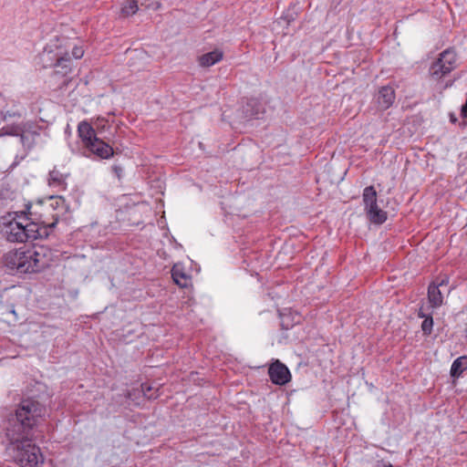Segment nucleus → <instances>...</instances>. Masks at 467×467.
I'll return each instance as SVG.
<instances>
[{
	"mask_svg": "<svg viewBox=\"0 0 467 467\" xmlns=\"http://www.w3.org/2000/svg\"><path fill=\"white\" fill-rule=\"evenodd\" d=\"M84 54L82 45H72L64 38H55L45 47L42 61L45 67L53 68L55 76L64 78L72 72V58L80 59Z\"/></svg>",
	"mask_w": 467,
	"mask_h": 467,
	"instance_id": "obj_1",
	"label": "nucleus"
},
{
	"mask_svg": "<svg viewBox=\"0 0 467 467\" xmlns=\"http://www.w3.org/2000/svg\"><path fill=\"white\" fill-rule=\"evenodd\" d=\"M51 253L45 246L14 249L4 255L5 265L19 274L38 273L50 265Z\"/></svg>",
	"mask_w": 467,
	"mask_h": 467,
	"instance_id": "obj_2",
	"label": "nucleus"
},
{
	"mask_svg": "<svg viewBox=\"0 0 467 467\" xmlns=\"http://www.w3.org/2000/svg\"><path fill=\"white\" fill-rule=\"evenodd\" d=\"M25 210L32 223L40 227L43 234H47L46 229L55 227L60 217L67 213L68 206L63 197L51 195L27 203Z\"/></svg>",
	"mask_w": 467,
	"mask_h": 467,
	"instance_id": "obj_3",
	"label": "nucleus"
},
{
	"mask_svg": "<svg viewBox=\"0 0 467 467\" xmlns=\"http://www.w3.org/2000/svg\"><path fill=\"white\" fill-rule=\"evenodd\" d=\"M1 234L11 243H26L43 236L40 227L32 223L26 210L8 213L1 219Z\"/></svg>",
	"mask_w": 467,
	"mask_h": 467,
	"instance_id": "obj_4",
	"label": "nucleus"
},
{
	"mask_svg": "<svg viewBox=\"0 0 467 467\" xmlns=\"http://www.w3.org/2000/svg\"><path fill=\"white\" fill-rule=\"evenodd\" d=\"M7 436L14 445V459L21 467H41L44 462L40 448L33 443V435L9 431Z\"/></svg>",
	"mask_w": 467,
	"mask_h": 467,
	"instance_id": "obj_5",
	"label": "nucleus"
},
{
	"mask_svg": "<svg viewBox=\"0 0 467 467\" xmlns=\"http://www.w3.org/2000/svg\"><path fill=\"white\" fill-rule=\"evenodd\" d=\"M45 412V407L38 401L32 399L24 400L16 411L18 421L16 433L32 434L33 428L38 424Z\"/></svg>",
	"mask_w": 467,
	"mask_h": 467,
	"instance_id": "obj_6",
	"label": "nucleus"
},
{
	"mask_svg": "<svg viewBox=\"0 0 467 467\" xmlns=\"http://www.w3.org/2000/svg\"><path fill=\"white\" fill-rule=\"evenodd\" d=\"M78 134L84 148L90 153L100 159H109L114 155L113 148L97 137L95 130L88 122L78 123Z\"/></svg>",
	"mask_w": 467,
	"mask_h": 467,
	"instance_id": "obj_7",
	"label": "nucleus"
},
{
	"mask_svg": "<svg viewBox=\"0 0 467 467\" xmlns=\"http://www.w3.org/2000/svg\"><path fill=\"white\" fill-rule=\"evenodd\" d=\"M457 67V55L451 49L441 52L430 67V75L435 80H440Z\"/></svg>",
	"mask_w": 467,
	"mask_h": 467,
	"instance_id": "obj_8",
	"label": "nucleus"
},
{
	"mask_svg": "<svg viewBox=\"0 0 467 467\" xmlns=\"http://www.w3.org/2000/svg\"><path fill=\"white\" fill-rule=\"evenodd\" d=\"M449 284V279L447 277L438 279L432 283H431L428 286V310L435 309L441 307L444 303V297L441 294L440 287L447 285Z\"/></svg>",
	"mask_w": 467,
	"mask_h": 467,
	"instance_id": "obj_9",
	"label": "nucleus"
},
{
	"mask_svg": "<svg viewBox=\"0 0 467 467\" xmlns=\"http://www.w3.org/2000/svg\"><path fill=\"white\" fill-rule=\"evenodd\" d=\"M271 381L279 386L285 385L291 380V373L288 368L278 359L273 362L268 368Z\"/></svg>",
	"mask_w": 467,
	"mask_h": 467,
	"instance_id": "obj_10",
	"label": "nucleus"
},
{
	"mask_svg": "<svg viewBox=\"0 0 467 467\" xmlns=\"http://www.w3.org/2000/svg\"><path fill=\"white\" fill-rule=\"evenodd\" d=\"M375 99L379 110L383 111L389 109L396 99L394 88L389 85L379 88Z\"/></svg>",
	"mask_w": 467,
	"mask_h": 467,
	"instance_id": "obj_11",
	"label": "nucleus"
},
{
	"mask_svg": "<svg viewBox=\"0 0 467 467\" xmlns=\"http://www.w3.org/2000/svg\"><path fill=\"white\" fill-rule=\"evenodd\" d=\"M8 104L5 98L0 96V123L2 121H8L11 119L16 120L22 118V111L20 110L17 104L12 101V107L7 109Z\"/></svg>",
	"mask_w": 467,
	"mask_h": 467,
	"instance_id": "obj_12",
	"label": "nucleus"
},
{
	"mask_svg": "<svg viewBox=\"0 0 467 467\" xmlns=\"http://www.w3.org/2000/svg\"><path fill=\"white\" fill-rule=\"evenodd\" d=\"M171 277L180 287L186 288L192 285V276L182 264H175L171 269Z\"/></svg>",
	"mask_w": 467,
	"mask_h": 467,
	"instance_id": "obj_13",
	"label": "nucleus"
},
{
	"mask_svg": "<svg viewBox=\"0 0 467 467\" xmlns=\"http://www.w3.org/2000/svg\"><path fill=\"white\" fill-rule=\"evenodd\" d=\"M223 58V52L221 49H214L198 57V63L202 67H210Z\"/></svg>",
	"mask_w": 467,
	"mask_h": 467,
	"instance_id": "obj_14",
	"label": "nucleus"
},
{
	"mask_svg": "<svg viewBox=\"0 0 467 467\" xmlns=\"http://www.w3.org/2000/svg\"><path fill=\"white\" fill-rule=\"evenodd\" d=\"M433 312L428 310L423 305L420 307L418 312V317L420 318H423L422 324H421V329L423 331V334L425 335H431L432 332L433 327V318H432Z\"/></svg>",
	"mask_w": 467,
	"mask_h": 467,
	"instance_id": "obj_15",
	"label": "nucleus"
},
{
	"mask_svg": "<svg viewBox=\"0 0 467 467\" xmlns=\"http://www.w3.org/2000/svg\"><path fill=\"white\" fill-rule=\"evenodd\" d=\"M67 175L54 169L49 172L48 185L57 188L58 191H64L67 188Z\"/></svg>",
	"mask_w": 467,
	"mask_h": 467,
	"instance_id": "obj_16",
	"label": "nucleus"
},
{
	"mask_svg": "<svg viewBox=\"0 0 467 467\" xmlns=\"http://www.w3.org/2000/svg\"><path fill=\"white\" fill-rule=\"evenodd\" d=\"M365 211L373 223L381 224L387 220V213L379 207L378 202L366 208Z\"/></svg>",
	"mask_w": 467,
	"mask_h": 467,
	"instance_id": "obj_17",
	"label": "nucleus"
},
{
	"mask_svg": "<svg viewBox=\"0 0 467 467\" xmlns=\"http://www.w3.org/2000/svg\"><path fill=\"white\" fill-rule=\"evenodd\" d=\"M244 110L247 115L255 118H258L265 111L263 104L256 98H251L247 100Z\"/></svg>",
	"mask_w": 467,
	"mask_h": 467,
	"instance_id": "obj_18",
	"label": "nucleus"
},
{
	"mask_svg": "<svg viewBox=\"0 0 467 467\" xmlns=\"http://www.w3.org/2000/svg\"><path fill=\"white\" fill-rule=\"evenodd\" d=\"M467 369V356L457 358L451 364L450 374L452 378L458 379Z\"/></svg>",
	"mask_w": 467,
	"mask_h": 467,
	"instance_id": "obj_19",
	"label": "nucleus"
},
{
	"mask_svg": "<svg viewBox=\"0 0 467 467\" xmlns=\"http://www.w3.org/2000/svg\"><path fill=\"white\" fill-rule=\"evenodd\" d=\"M365 209L378 202V195L374 186H367L362 194Z\"/></svg>",
	"mask_w": 467,
	"mask_h": 467,
	"instance_id": "obj_20",
	"label": "nucleus"
},
{
	"mask_svg": "<svg viewBox=\"0 0 467 467\" xmlns=\"http://www.w3.org/2000/svg\"><path fill=\"white\" fill-rule=\"evenodd\" d=\"M26 125L23 123H13L5 125L1 129L3 134L10 136H21L25 132Z\"/></svg>",
	"mask_w": 467,
	"mask_h": 467,
	"instance_id": "obj_21",
	"label": "nucleus"
},
{
	"mask_svg": "<svg viewBox=\"0 0 467 467\" xmlns=\"http://www.w3.org/2000/svg\"><path fill=\"white\" fill-rule=\"evenodd\" d=\"M138 9V2L136 0H129L122 5L121 15L124 17H128L136 14Z\"/></svg>",
	"mask_w": 467,
	"mask_h": 467,
	"instance_id": "obj_22",
	"label": "nucleus"
},
{
	"mask_svg": "<svg viewBox=\"0 0 467 467\" xmlns=\"http://www.w3.org/2000/svg\"><path fill=\"white\" fill-rule=\"evenodd\" d=\"M141 391L143 392V395L148 399H157L159 397V389L148 385V384H141Z\"/></svg>",
	"mask_w": 467,
	"mask_h": 467,
	"instance_id": "obj_23",
	"label": "nucleus"
},
{
	"mask_svg": "<svg viewBox=\"0 0 467 467\" xmlns=\"http://www.w3.org/2000/svg\"><path fill=\"white\" fill-rule=\"evenodd\" d=\"M112 171L113 173L115 174V176L120 180L121 177H122V173H123V169L122 167L119 166V165H113L112 166Z\"/></svg>",
	"mask_w": 467,
	"mask_h": 467,
	"instance_id": "obj_24",
	"label": "nucleus"
},
{
	"mask_svg": "<svg viewBox=\"0 0 467 467\" xmlns=\"http://www.w3.org/2000/svg\"><path fill=\"white\" fill-rule=\"evenodd\" d=\"M161 7V4L159 2L151 3L146 5L147 9L158 10Z\"/></svg>",
	"mask_w": 467,
	"mask_h": 467,
	"instance_id": "obj_25",
	"label": "nucleus"
},
{
	"mask_svg": "<svg viewBox=\"0 0 467 467\" xmlns=\"http://www.w3.org/2000/svg\"><path fill=\"white\" fill-rule=\"evenodd\" d=\"M10 313H12V314L16 315V312H15V310H14V307H13V306H12V307H11V309H10Z\"/></svg>",
	"mask_w": 467,
	"mask_h": 467,
	"instance_id": "obj_26",
	"label": "nucleus"
},
{
	"mask_svg": "<svg viewBox=\"0 0 467 467\" xmlns=\"http://www.w3.org/2000/svg\"><path fill=\"white\" fill-rule=\"evenodd\" d=\"M451 121H452V122H455V121H456V119H455V118H451Z\"/></svg>",
	"mask_w": 467,
	"mask_h": 467,
	"instance_id": "obj_27",
	"label": "nucleus"
},
{
	"mask_svg": "<svg viewBox=\"0 0 467 467\" xmlns=\"http://www.w3.org/2000/svg\"><path fill=\"white\" fill-rule=\"evenodd\" d=\"M384 467H392V465H391V464H389V465H386V466H384Z\"/></svg>",
	"mask_w": 467,
	"mask_h": 467,
	"instance_id": "obj_28",
	"label": "nucleus"
}]
</instances>
